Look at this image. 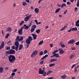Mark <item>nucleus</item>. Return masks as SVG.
Here are the masks:
<instances>
[{"label": "nucleus", "instance_id": "nucleus-22", "mask_svg": "<svg viewBox=\"0 0 79 79\" xmlns=\"http://www.w3.org/2000/svg\"><path fill=\"white\" fill-rule=\"evenodd\" d=\"M59 51L58 49H57V50H55L53 52H52V54H55L57 52Z\"/></svg>", "mask_w": 79, "mask_h": 79}, {"label": "nucleus", "instance_id": "nucleus-34", "mask_svg": "<svg viewBox=\"0 0 79 79\" xmlns=\"http://www.w3.org/2000/svg\"><path fill=\"white\" fill-rule=\"evenodd\" d=\"M44 43V40H42L41 41H40L39 43V45H41L42 44H43V43Z\"/></svg>", "mask_w": 79, "mask_h": 79}, {"label": "nucleus", "instance_id": "nucleus-21", "mask_svg": "<svg viewBox=\"0 0 79 79\" xmlns=\"http://www.w3.org/2000/svg\"><path fill=\"white\" fill-rule=\"evenodd\" d=\"M3 68L2 67H0V73H3Z\"/></svg>", "mask_w": 79, "mask_h": 79}, {"label": "nucleus", "instance_id": "nucleus-13", "mask_svg": "<svg viewBox=\"0 0 79 79\" xmlns=\"http://www.w3.org/2000/svg\"><path fill=\"white\" fill-rule=\"evenodd\" d=\"M62 43V42H61L60 43V45L61 47L63 48H65V45L64 44H61Z\"/></svg>", "mask_w": 79, "mask_h": 79}, {"label": "nucleus", "instance_id": "nucleus-52", "mask_svg": "<svg viewBox=\"0 0 79 79\" xmlns=\"http://www.w3.org/2000/svg\"><path fill=\"white\" fill-rule=\"evenodd\" d=\"M15 46H12V49H15Z\"/></svg>", "mask_w": 79, "mask_h": 79}, {"label": "nucleus", "instance_id": "nucleus-10", "mask_svg": "<svg viewBox=\"0 0 79 79\" xmlns=\"http://www.w3.org/2000/svg\"><path fill=\"white\" fill-rule=\"evenodd\" d=\"M31 35L33 36V39H34L35 40L36 39L37 37V35L33 34H32Z\"/></svg>", "mask_w": 79, "mask_h": 79}, {"label": "nucleus", "instance_id": "nucleus-36", "mask_svg": "<svg viewBox=\"0 0 79 79\" xmlns=\"http://www.w3.org/2000/svg\"><path fill=\"white\" fill-rule=\"evenodd\" d=\"M55 66V64H50L49 65V66L50 67H52L53 66Z\"/></svg>", "mask_w": 79, "mask_h": 79}, {"label": "nucleus", "instance_id": "nucleus-27", "mask_svg": "<svg viewBox=\"0 0 79 79\" xmlns=\"http://www.w3.org/2000/svg\"><path fill=\"white\" fill-rule=\"evenodd\" d=\"M60 10V8H58L57 10H56L55 11V13H56L58 12Z\"/></svg>", "mask_w": 79, "mask_h": 79}, {"label": "nucleus", "instance_id": "nucleus-17", "mask_svg": "<svg viewBox=\"0 0 79 79\" xmlns=\"http://www.w3.org/2000/svg\"><path fill=\"white\" fill-rule=\"evenodd\" d=\"M48 55L47 54L45 55L44 57H43L41 58L40 59V60H42L43 59L46 58L47 57H48Z\"/></svg>", "mask_w": 79, "mask_h": 79}, {"label": "nucleus", "instance_id": "nucleus-55", "mask_svg": "<svg viewBox=\"0 0 79 79\" xmlns=\"http://www.w3.org/2000/svg\"><path fill=\"white\" fill-rule=\"evenodd\" d=\"M37 25H38V24H41V22H37L36 23Z\"/></svg>", "mask_w": 79, "mask_h": 79}, {"label": "nucleus", "instance_id": "nucleus-1", "mask_svg": "<svg viewBox=\"0 0 79 79\" xmlns=\"http://www.w3.org/2000/svg\"><path fill=\"white\" fill-rule=\"evenodd\" d=\"M23 40V37L22 36H21L20 37L19 36H17L16 41L15 43V45L16 47H19V42H21Z\"/></svg>", "mask_w": 79, "mask_h": 79}, {"label": "nucleus", "instance_id": "nucleus-43", "mask_svg": "<svg viewBox=\"0 0 79 79\" xmlns=\"http://www.w3.org/2000/svg\"><path fill=\"white\" fill-rule=\"evenodd\" d=\"M17 71V69H15L14 70L12 71V72H16Z\"/></svg>", "mask_w": 79, "mask_h": 79}, {"label": "nucleus", "instance_id": "nucleus-40", "mask_svg": "<svg viewBox=\"0 0 79 79\" xmlns=\"http://www.w3.org/2000/svg\"><path fill=\"white\" fill-rule=\"evenodd\" d=\"M44 60H43L41 61L40 62V64H44Z\"/></svg>", "mask_w": 79, "mask_h": 79}, {"label": "nucleus", "instance_id": "nucleus-59", "mask_svg": "<svg viewBox=\"0 0 79 79\" xmlns=\"http://www.w3.org/2000/svg\"><path fill=\"white\" fill-rule=\"evenodd\" d=\"M52 60H53V61L54 62V61H57V59H52Z\"/></svg>", "mask_w": 79, "mask_h": 79}, {"label": "nucleus", "instance_id": "nucleus-56", "mask_svg": "<svg viewBox=\"0 0 79 79\" xmlns=\"http://www.w3.org/2000/svg\"><path fill=\"white\" fill-rule=\"evenodd\" d=\"M46 72H44V74H43V76H46Z\"/></svg>", "mask_w": 79, "mask_h": 79}, {"label": "nucleus", "instance_id": "nucleus-2", "mask_svg": "<svg viewBox=\"0 0 79 79\" xmlns=\"http://www.w3.org/2000/svg\"><path fill=\"white\" fill-rule=\"evenodd\" d=\"M8 57L9 62L12 63L14 62L16 59L15 56L13 55H10Z\"/></svg>", "mask_w": 79, "mask_h": 79}, {"label": "nucleus", "instance_id": "nucleus-42", "mask_svg": "<svg viewBox=\"0 0 79 79\" xmlns=\"http://www.w3.org/2000/svg\"><path fill=\"white\" fill-rule=\"evenodd\" d=\"M6 48V50H9V49H10V47H7Z\"/></svg>", "mask_w": 79, "mask_h": 79}, {"label": "nucleus", "instance_id": "nucleus-29", "mask_svg": "<svg viewBox=\"0 0 79 79\" xmlns=\"http://www.w3.org/2000/svg\"><path fill=\"white\" fill-rule=\"evenodd\" d=\"M24 22L23 21H21V22L20 23L19 26H22L23 24H24Z\"/></svg>", "mask_w": 79, "mask_h": 79}, {"label": "nucleus", "instance_id": "nucleus-28", "mask_svg": "<svg viewBox=\"0 0 79 79\" xmlns=\"http://www.w3.org/2000/svg\"><path fill=\"white\" fill-rule=\"evenodd\" d=\"M40 29H38L36 30V32L37 33L39 34L40 33Z\"/></svg>", "mask_w": 79, "mask_h": 79}, {"label": "nucleus", "instance_id": "nucleus-9", "mask_svg": "<svg viewBox=\"0 0 79 79\" xmlns=\"http://www.w3.org/2000/svg\"><path fill=\"white\" fill-rule=\"evenodd\" d=\"M59 53L60 54H63L64 53V51L63 49L60 48H59Z\"/></svg>", "mask_w": 79, "mask_h": 79}, {"label": "nucleus", "instance_id": "nucleus-5", "mask_svg": "<svg viewBox=\"0 0 79 79\" xmlns=\"http://www.w3.org/2000/svg\"><path fill=\"white\" fill-rule=\"evenodd\" d=\"M38 54L37 51L35 50L34 52H32L31 54V57H33L34 56L37 55Z\"/></svg>", "mask_w": 79, "mask_h": 79}, {"label": "nucleus", "instance_id": "nucleus-44", "mask_svg": "<svg viewBox=\"0 0 79 79\" xmlns=\"http://www.w3.org/2000/svg\"><path fill=\"white\" fill-rule=\"evenodd\" d=\"M19 48V47H16V48H15V50H16V51H18Z\"/></svg>", "mask_w": 79, "mask_h": 79}, {"label": "nucleus", "instance_id": "nucleus-31", "mask_svg": "<svg viewBox=\"0 0 79 79\" xmlns=\"http://www.w3.org/2000/svg\"><path fill=\"white\" fill-rule=\"evenodd\" d=\"M22 4H23V6H25L26 5H27V3L26 1H25L22 3Z\"/></svg>", "mask_w": 79, "mask_h": 79}, {"label": "nucleus", "instance_id": "nucleus-26", "mask_svg": "<svg viewBox=\"0 0 79 79\" xmlns=\"http://www.w3.org/2000/svg\"><path fill=\"white\" fill-rule=\"evenodd\" d=\"M66 27H67V26L66 25L64 27H63L60 30V31H63L65 29V28Z\"/></svg>", "mask_w": 79, "mask_h": 79}, {"label": "nucleus", "instance_id": "nucleus-7", "mask_svg": "<svg viewBox=\"0 0 79 79\" xmlns=\"http://www.w3.org/2000/svg\"><path fill=\"white\" fill-rule=\"evenodd\" d=\"M23 29L21 27L20 29L18 31L19 34L22 35L23 34Z\"/></svg>", "mask_w": 79, "mask_h": 79}, {"label": "nucleus", "instance_id": "nucleus-24", "mask_svg": "<svg viewBox=\"0 0 79 79\" xmlns=\"http://www.w3.org/2000/svg\"><path fill=\"white\" fill-rule=\"evenodd\" d=\"M64 6H65V7L66 6V4H65V3L63 4L61 6V8H63Z\"/></svg>", "mask_w": 79, "mask_h": 79}, {"label": "nucleus", "instance_id": "nucleus-49", "mask_svg": "<svg viewBox=\"0 0 79 79\" xmlns=\"http://www.w3.org/2000/svg\"><path fill=\"white\" fill-rule=\"evenodd\" d=\"M67 12V10H65L64 12V15L65 14H66Z\"/></svg>", "mask_w": 79, "mask_h": 79}, {"label": "nucleus", "instance_id": "nucleus-54", "mask_svg": "<svg viewBox=\"0 0 79 79\" xmlns=\"http://www.w3.org/2000/svg\"><path fill=\"white\" fill-rule=\"evenodd\" d=\"M50 46L51 48H52L53 46V44H50Z\"/></svg>", "mask_w": 79, "mask_h": 79}, {"label": "nucleus", "instance_id": "nucleus-39", "mask_svg": "<svg viewBox=\"0 0 79 79\" xmlns=\"http://www.w3.org/2000/svg\"><path fill=\"white\" fill-rule=\"evenodd\" d=\"M77 6L78 7L79 6V1H77Z\"/></svg>", "mask_w": 79, "mask_h": 79}, {"label": "nucleus", "instance_id": "nucleus-50", "mask_svg": "<svg viewBox=\"0 0 79 79\" xmlns=\"http://www.w3.org/2000/svg\"><path fill=\"white\" fill-rule=\"evenodd\" d=\"M15 74V73H13L11 74V75H12L13 76H14Z\"/></svg>", "mask_w": 79, "mask_h": 79}, {"label": "nucleus", "instance_id": "nucleus-63", "mask_svg": "<svg viewBox=\"0 0 79 79\" xmlns=\"http://www.w3.org/2000/svg\"><path fill=\"white\" fill-rule=\"evenodd\" d=\"M53 77H52L48 78V79H53Z\"/></svg>", "mask_w": 79, "mask_h": 79}, {"label": "nucleus", "instance_id": "nucleus-3", "mask_svg": "<svg viewBox=\"0 0 79 79\" xmlns=\"http://www.w3.org/2000/svg\"><path fill=\"white\" fill-rule=\"evenodd\" d=\"M33 20H32L29 23V26H27L26 24H24L23 25V26H22L21 28L23 29L24 28L25 29L28 30L29 29V27L31 26V24L33 23Z\"/></svg>", "mask_w": 79, "mask_h": 79}, {"label": "nucleus", "instance_id": "nucleus-46", "mask_svg": "<svg viewBox=\"0 0 79 79\" xmlns=\"http://www.w3.org/2000/svg\"><path fill=\"white\" fill-rule=\"evenodd\" d=\"M75 45H79V41L77 43H75Z\"/></svg>", "mask_w": 79, "mask_h": 79}, {"label": "nucleus", "instance_id": "nucleus-15", "mask_svg": "<svg viewBox=\"0 0 79 79\" xmlns=\"http://www.w3.org/2000/svg\"><path fill=\"white\" fill-rule=\"evenodd\" d=\"M79 20H78L77 21V22H76V23H75V25L77 27H79Z\"/></svg>", "mask_w": 79, "mask_h": 79}, {"label": "nucleus", "instance_id": "nucleus-12", "mask_svg": "<svg viewBox=\"0 0 79 79\" xmlns=\"http://www.w3.org/2000/svg\"><path fill=\"white\" fill-rule=\"evenodd\" d=\"M74 40H70L68 42V43L69 44H73V43H74Z\"/></svg>", "mask_w": 79, "mask_h": 79}, {"label": "nucleus", "instance_id": "nucleus-14", "mask_svg": "<svg viewBox=\"0 0 79 79\" xmlns=\"http://www.w3.org/2000/svg\"><path fill=\"white\" fill-rule=\"evenodd\" d=\"M39 10L38 8H35V12L37 14L39 13Z\"/></svg>", "mask_w": 79, "mask_h": 79}, {"label": "nucleus", "instance_id": "nucleus-60", "mask_svg": "<svg viewBox=\"0 0 79 79\" xmlns=\"http://www.w3.org/2000/svg\"><path fill=\"white\" fill-rule=\"evenodd\" d=\"M74 10L75 11H76L77 10V7H75V8Z\"/></svg>", "mask_w": 79, "mask_h": 79}, {"label": "nucleus", "instance_id": "nucleus-20", "mask_svg": "<svg viewBox=\"0 0 79 79\" xmlns=\"http://www.w3.org/2000/svg\"><path fill=\"white\" fill-rule=\"evenodd\" d=\"M72 31H77V29L76 27H75V28H72Z\"/></svg>", "mask_w": 79, "mask_h": 79}, {"label": "nucleus", "instance_id": "nucleus-38", "mask_svg": "<svg viewBox=\"0 0 79 79\" xmlns=\"http://www.w3.org/2000/svg\"><path fill=\"white\" fill-rule=\"evenodd\" d=\"M10 35V34H8V33L7 34V35H6V36H5V38L6 39H7L8 36Z\"/></svg>", "mask_w": 79, "mask_h": 79}, {"label": "nucleus", "instance_id": "nucleus-57", "mask_svg": "<svg viewBox=\"0 0 79 79\" xmlns=\"http://www.w3.org/2000/svg\"><path fill=\"white\" fill-rule=\"evenodd\" d=\"M72 31V28H70L69 30V31H68V32H70V31Z\"/></svg>", "mask_w": 79, "mask_h": 79}, {"label": "nucleus", "instance_id": "nucleus-8", "mask_svg": "<svg viewBox=\"0 0 79 79\" xmlns=\"http://www.w3.org/2000/svg\"><path fill=\"white\" fill-rule=\"evenodd\" d=\"M75 55V54H71L70 56L69 57V58L70 59H73V58H74L76 56Z\"/></svg>", "mask_w": 79, "mask_h": 79}, {"label": "nucleus", "instance_id": "nucleus-64", "mask_svg": "<svg viewBox=\"0 0 79 79\" xmlns=\"http://www.w3.org/2000/svg\"><path fill=\"white\" fill-rule=\"evenodd\" d=\"M16 4L15 3H14V4H13V6L14 7H15L16 6Z\"/></svg>", "mask_w": 79, "mask_h": 79}, {"label": "nucleus", "instance_id": "nucleus-30", "mask_svg": "<svg viewBox=\"0 0 79 79\" xmlns=\"http://www.w3.org/2000/svg\"><path fill=\"white\" fill-rule=\"evenodd\" d=\"M43 54H44V52L43 51H41L40 52L39 55L42 56V55H43Z\"/></svg>", "mask_w": 79, "mask_h": 79}, {"label": "nucleus", "instance_id": "nucleus-32", "mask_svg": "<svg viewBox=\"0 0 79 79\" xmlns=\"http://www.w3.org/2000/svg\"><path fill=\"white\" fill-rule=\"evenodd\" d=\"M1 46L2 48H3L4 46V42L3 41L2 42L1 44Z\"/></svg>", "mask_w": 79, "mask_h": 79}, {"label": "nucleus", "instance_id": "nucleus-11", "mask_svg": "<svg viewBox=\"0 0 79 79\" xmlns=\"http://www.w3.org/2000/svg\"><path fill=\"white\" fill-rule=\"evenodd\" d=\"M31 41L30 40L27 39L26 40V43H27L28 45H29L31 43Z\"/></svg>", "mask_w": 79, "mask_h": 79}, {"label": "nucleus", "instance_id": "nucleus-25", "mask_svg": "<svg viewBox=\"0 0 79 79\" xmlns=\"http://www.w3.org/2000/svg\"><path fill=\"white\" fill-rule=\"evenodd\" d=\"M29 19L27 18V17H25L24 19V21L25 22H27Z\"/></svg>", "mask_w": 79, "mask_h": 79}, {"label": "nucleus", "instance_id": "nucleus-61", "mask_svg": "<svg viewBox=\"0 0 79 79\" xmlns=\"http://www.w3.org/2000/svg\"><path fill=\"white\" fill-rule=\"evenodd\" d=\"M76 50V48L75 47H73V48L72 50Z\"/></svg>", "mask_w": 79, "mask_h": 79}, {"label": "nucleus", "instance_id": "nucleus-41", "mask_svg": "<svg viewBox=\"0 0 79 79\" xmlns=\"http://www.w3.org/2000/svg\"><path fill=\"white\" fill-rule=\"evenodd\" d=\"M35 30V29H33L32 28H31V32H33Z\"/></svg>", "mask_w": 79, "mask_h": 79}, {"label": "nucleus", "instance_id": "nucleus-16", "mask_svg": "<svg viewBox=\"0 0 79 79\" xmlns=\"http://www.w3.org/2000/svg\"><path fill=\"white\" fill-rule=\"evenodd\" d=\"M6 31L11 32L12 31L11 28L9 27L6 29Z\"/></svg>", "mask_w": 79, "mask_h": 79}, {"label": "nucleus", "instance_id": "nucleus-35", "mask_svg": "<svg viewBox=\"0 0 79 79\" xmlns=\"http://www.w3.org/2000/svg\"><path fill=\"white\" fill-rule=\"evenodd\" d=\"M32 27L31 28L35 29L36 27V25H33L31 26Z\"/></svg>", "mask_w": 79, "mask_h": 79}, {"label": "nucleus", "instance_id": "nucleus-33", "mask_svg": "<svg viewBox=\"0 0 79 79\" xmlns=\"http://www.w3.org/2000/svg\"><path fill=\"white\" fill-rule=\"evenodd\" d=\"M28 39L31 41L33 40L31 36H29L28 37Z\"/></svg>", "mask_w": 79, "mask_h": 79}, {"label": "nucleus", "instance_id": "nucleus-62", "mask_svg": "<svg viewBox=\"0 0 79 79\" xmlns=\"http://www.w3.org/2000/svg\"><path fill=\"white\" fill-rule=\"evenodd\" d=\"M57 6L59 7H60L61 8V5L60 4H57Z\"/></svg>", "mask_w": 79, "mask_h": 79}, {"label": "nucleus", "instance_id": "nucleus-58", "mask_svg": "<svg viewBox=\"0 0 79 79\" xmlns=\"http://www.w3.org/2000/svg\"><path fill=\"white\" fill-rule=\"evenodd\" d=\"M77 67H75V72H76L77 71Z\"/></svg>", "mask_w": 79, "mask_h": 79}, {"label": "nucleus", "instance_id": "nucleus-23", "mask_svg": "<svg viewBox=\"0 0 79 79\" xmlns=\"http://www.w3.org/2000/svg\"><path fill=\"white\" fill-rule=\"evenodd\" d=\"M54 56L56 57H59V55L58 54V53L54 54Z\"/></svg>", "mask_w": 79, "mask_h": 79}, {"label": "nucleus", "instance_id": "nucleus-37", "mask_svg": "<svg viewBox=\"0 0 79 79\" xmlns=\"http://www.w3.org/2000/svg\"><path fill=\"white\" fill-rule=\"evenodd\" d=\"M78 64V63H77V64H73L72 66V69H73V68H74V66H75L76 65Z\"/></svg>", "mask_w": 79, "mask_h": 79}, {"label": "nucleus", "instance_id": "nucleus-45", "mask_svg": "<svg viewBox=\"0 0 79 79\" xmlns=\"http://www.w3.org/2000/svg\"><path fill=\"white\" fill-rule=\"evenodd\" d=\"M48 52L47 51V50H44V54H45L47 53Z\"/></svg>", "mask_w": 79, "mask_h": 79}, {"label": "nucleus", "instance_id": "nucleus-4", "mask_svg": "<svg viewBox=\"0 0 79 79\" xmlns=\"http://www.w3.org/2000/svg\"><path fill=\"white\" fill-rule=\"evenodd\" d=\"M15 53V51L13 49H10L8 51H6V54H9L10 55H14Z\"/></svg>", "mask_w": 79, "mask_h": 79}, {"label": "nucleus", "instance_id": "nucleus-48", "mask_svg": "<svg viewBox=\"0 0 79 79\" xmlns=\"http://www.w3.org/2000/svg\"><path fill=\"white\" fill-rule=\"evenodd\" d=\"M31 14L29 16H27V17L29 19H30V18H31Z\"/></svg>", "mask_w": 79, "mask_h": 79}, {"label": "nucleus", "instance_id": "nucleus-47", "mask_svg": "<svg viewBox=\"0 0 79 79\" xmlns=\"http://www.w3.org/2000/svg\"><path fill=\"white\" fill-rule=\"evenodd\" d=\"M43 0H40L38 2V3L40 4V2H43Z\"/></svg>", "mask_w": 79, "mask_h": 79}, {"label": "nucleus", "instance_id": "nucleus-51", "mask_svg": "<svg viewBox=\"0 0 79 79\" xmlns=\"http://www.w3.org/2000/svg\"><path fill=\"white\" fill-rule=\"evenodd\" d=\"M48 72L50 73H52L53 72V71L52 70H48Z\"/></svg>", "mask_w": 79, "mask_h": 79}, {"label": "nucleus", "instance_id": "nucleus-18", "mask_svg": "<svg viewBox=\"0 0 79 79\" xmlns=\"http://www.w3.org/2000/svg\"><path fill=\"white\" fill-rule=\"evenodd\" d=\"M23 45L22 44H20L19 46V50L20 51L23 48Z\"/></svg>", "mask_w": 79, "mask_h": 79}, {"label": "nucleus", "instance_id": "nucleus-19", "mask_svg": "<svg viewBox=\"0 0 79 79\" xmlns=\"http://www.w3.org/2000/svg\"><path fill=\"white\" fill-rule=\"evenodd\" d=\"M67 77V76L65 74H64L63 75H62L61 77V78H63V79H64L66 78Z\"/></svg>", "mask_w": 79, "mask_h": 79}, {"label": "nucleus", "instance_id": "nucleus-53", "mask_svg": "<svg viewBox=\"0 0 79 79\" xmlns=\"http://www.w3.org/2000/svg\"><path fill=\"white\" fill-rule=\"evenodd\" d=\"M67 4H68L69 5H70L71 4V2H67Z\"/></svg>", "mask_w": 79, "mask_h": 79}, {"label": "nucleus", "instance_id": "nucleus-6", "mask_svg": "<svg viewBox=\"0 0 79 79\" xmlns=\"http://www.w3.org/2000/svg\"><path fill=\"white\" fill-rule=\"evenodd\" d=\"M45 71L44 70H42L41 68H40L39 69V74H43L44 73Z\"/></svg>", "mask_w": 79, "mask_h": 79}]
</instances>
